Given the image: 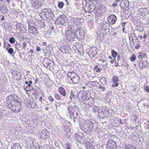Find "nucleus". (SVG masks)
Here are the masks:
<instances>
[{"label":"nucleus","mask_w":149,"mask_h":149,"mask_svg":"<svg viewBox=\"0 0 149 149\" xmlns=\"http://www.w3.org/2000/svg\"><path fill=\"white\" fill-rule=\"evenodd\" d=\"M112 56L113 58H116V56L118 54L117 52L115 51L114 50H111V51Z\"/></svg>","instance_id":"nucleus-35"},{"label":"nucleus","mask_w":149,"mask_h":149,"mask_svg":"<svg viewBox=\"0 0 149 149\" xmlns=\"http://www.w3.org/2000/svg\"><path fill=\"white\" fill-rule=\"evenodd\" d=\"M75 33L76 38L79 40L83 39L85 37V32L81 29L77 30Z\"/></svg>","instance_id":"nucleus-5"},{"label":"nucleus","mask_w":149,"mask_h":149,"mask_svg":"<svg viewBox=\"0 0 149 149\" xmlns=\"http://www.w3.org/2000/svg\"><path fill=\"white\" fill-rule=\"evenodd\" d=\"M94 69L97 72H100L101 71V70L100 69V68H98L97 65H95V66H94Z\"/></svg>","instance_id":"nucleus-46"},{"label":"nucleus","mask_w":149,"mask_h":149,"mask_svg":"<svg viewBox=\"0 0 149 149\" xmlns=\"http://www.w3.org/2000/svg\"><path fill=\"white\" fill-rule=\"evenodd\" d=\"M117 19L115 15L111 14L108 17L107 21L110 24H113L115 23Z\"/></svg>","instance_id":"nucleus-14"},{"label":"nucleus","mask_w":149,"mask_h":149,"mask_svg":"<svg viewBox=\"0 0 149 149\" xmlns=\"http://www.w3.org/2000/svg\"><path fill=\"white\" fill-rule=\"evenodd\" d=\"M143 60H140L139 61L138 64L139 65V68L140 69H143L145 68H147L149 67V66H148L147 65L148 64V62H147L146 61H145L146 63L147 64L146 65L144 63V61H142Z\"/></svg>","instance_id":"nucleus-17"},{"label":"nucleus","mask_w":149,"mask_h":149,"mask_svg":"<svg viewBox=\"0 0 149 149\" xmlns=\"http://www.w3.org/2000/svg\"><path fill=\"white\" fill-rule=\"evenodd\" d=\"M136 59V57L135 55L133 54L132 56L130 57V60L132 62L134 61Z\"/></svg>","instance_id":"nucleus-44"},{"label":"nucleus","mask_w":149,"mask_h":149,"mask_svg":"<svg viewBox=\"0 0 149 149\" xmlns=\"http://www.w3.org/2000/svg\"><path fill=\"white\" fill-rule=\"evenodd\" d=\"M68 22V19L65 15L61 16L55 20V23L56 25L61 24L65 26Z\"/></svg>","instance_id":"nucleus-4"},{"label":"nucleus","mask_w":149,"mask_h":149,"mask_svg":"<svg viewBox=\"0 0 149 149\" xmlns=\"http://www.w3.org/2000/svg\"><path fill=\"white\" fill-rule=\"evenodd\" d=\"M78 97L80 101L84 104H86L88 98L86 93L84 92L83 93L80 92L78 94Z\"/></svg>","instance_id":"nucleus-6"},{"label":"nucleus","mask_w":149,"mask_h":149,"mask_svg":"<svg viewBox=\"0 0 149 149\" xmlns=\"http://www.w3.org/2000/svg\"><path fill=\"white\" fill-rule=\"evenodd\" d=\"M142 13H142L141 15L143 16H145L149 13V11L148 10V8H142Z\"/></svg>","instance_id":"nucleus-31"},{"label":"nucleus","mask_w":149,"mask_h":149,"mask_svg":"<svg viewBox=\"0 0 149 149\" xmlns=\"http://www.w3.org/2000/svg\"><path fill=\"white\" fill-rule=\"evenodd\" d=\"M49 132L46 130H43L40 134L41 137L43 139H46L49 137Z\"/></svg>","instance_id":"nucleus-16"},{"label":"nucleus","mask_w":149,"mask_h":149,"mask_svg":"<svg viewBox=\"0 0 149 149\" xmlns=\"http://www.w3.org/2000/svg\"><path fill=\"white\" fill-rule=\"evenodd\" d=\"M99 88L100 89H101V91H104L106 90V88L103 87L100 85L99 86Z\"/></svg>","instance_id":"nucleus-54"},{"label":"nucleus","mask_w":149,"mask_h":149,"mask_svg":"<svg viewBox=\"0 0 149 149\" xmlns=\"http://www.w3.org/2000/svg\"><path fill=\"white\" fill-rule=\"evenodd\" d=\"M40 26L41 27L45 28L46 26V25H45L44 22H41L40 24Z\"/></svg>","instance_id":"nucleus-53"},{"label":"nucleus","mask_w":149,"mask_h":149,"mask_svg":"<svg viewBox=\"0 0 149 149\" xmlns=\"http://www.w3.org/2000/svg\"><path fill=\"white\" fill-rule=\"evenodd\" d=\"M9 41L11 44H14L15 43V40L13 37H11L9 38Z\"/></svg>","instance_id":"nucleus-42"},{"label":"nucleus","mask_w":149,"mask_h":149,"mask_svg":"<svg viewBox=\"0 0 149 149\" xmlns=\"http://www.w3.org/2000/svg\"><path fill=\"white\" fill-rule=\"evenodd\" d=\"M48 99L49 100H50V101L51 102H53L54 100V99L50 95L49 96V97H48Z\"/></svg>","instance_id":"nucleus-56"},{"label":"nucleus","mask_w":149,"mask_h":149,"mask_svg":"<svg viewBox=\"0 0 149 149\" xmlns=\"http://www.w3.org/2000/svg\"><path fill=\"white\" fill-rule=\"evenodd\" d=\"M97 125L90 120H88L84 124L83 130L88 134L91 132L92 130H95L97 127Z\"/></svg>","instance_id":"nucleus-3"},{"label":"nucleus","mask_w":149,"mask_h":149,"mask_svg":"<svg viewBox=\"0 0 149 149\" xmlns=\"http://www.w3.org/2000/svg\"><path fill=\"white\" fill-rule=\"evenodd\" d=\"M6 50L10 54H15V52H14L13 49L12 48L6 47Z\"/></svg>","instance_id":"nucleus-29"},{"label":"nucleus","mask_w":149,"mask_h":149,"mask_svg":"<svg viewBox=\"0 0 149 149\" xmlns=\"http://www.w3.org/2000/svg\"><path fill=\"white\" fill-rule=\"evenodd\" d=\"M75 73H73V72H69L67 74V75L68 77H69L70 78V79H71V78H72L73 77L74 75V74H75Z\"/></svg>","instance_id":"nucleus-40"},{"label":"nucleus","mask_w":149,"mask_h":149,"mask_svg":"<svg viewBox=\"0 0 149 149\" xmlns=\"http://www.w3.org/2000/svg\"><path fill=\"white\" fill-rule=\"evenodd\" d=\"M58 92L63 96L65 97L66 95L65 90L64 88L62 87H59L58 89Z\"/></svg>","instance_id":"nucleus-23"},{"label":"nucleus","mask_w":149,"mask_h":149,"mask_svg":"<svg viewBox=\"0 0 149 149\" xmlns=\"http://www.w3.org/2000/svg\"><path fill=\"white\" fill-rule=\"evenodd\" d=\"M99 111L98 107L97 106L95 107L92 110V111L94 113H99Z\"/></svg>","instance_id":"nucleus-41"},{"label":"nucleus","mask_w":149,"mask_h":149,"mask_svg":"<svg viewBox=\"0 0 149 149\" xmlns=\"http://www.w3.org/2000/svg\"><path fill=\"white\" fill-rule=\"evenodd\" d=\"M66 149H71L69 144H66Z\"/></svg>","instance_id":"nucleus-60"},{"label":"nucleus","mask_w":149,"mask_h":149,"mask_svg":"<svg viewBox=\"0 0 149 149\" xmlns=\"http://www.w3.org/2000/svg\"><path fill=\"white\" fill-rule=\"evenodd\" d=\"M120 59V54L118 55L117 58V61L118 62H119Z\"/></svg>","instance_id":"nucleus-63"},{"label":"nucleus","mask_w":149,"mask_h":149,"mask_svg":"<svg viewBox=\"0 0 149 149\" xmlns=\"http://www.w3.org/2000/svg\"><path fill=\"white\" fill-rule=\"evenodd\" d=\"M11 149H22V147L19 143H15L11 148Z\"/></svg>","instance_id":"nucleus-30"},{"label":"nucleus","mask_w":149,"mask_h":149,"mask_svg":"<svg viewBox=\"0 0 149 149\" xmlns=\"http://www.w3.org/2000/svg\"><path fill=\"white\" fill-rule=\"evenodd\" d=\"M15 47L16 49L19 51L20 50L22 45L20 44H15Z\"/></svg>","instance_id":"nucleus-39"},{"label":"nucleus","mask_w":149,"mask_h":149,"mask_svg":"<svg viewBox=\"0 0 149 149\" xmlns=\"http://www.w3.org/2000/svg\"><path fill=\"white\" fill-rule=\"evenodd\" d=\"M32 6L36 8H38L40 6L41 2L38 0H33Z\"/></svg>","instance_id":"nucleus-21"},{"label":"nucleus","mask_w":149,"mask_h":149,"mask_svg":"<svg viewBox=\"0 0 149 149\" xmlns=\"http://www.w3.org/2000/svg\"><path fill=\"white\" fill-rule=\"evenodd\" d=\"M96 8L95 7V4L90 3H86V5L84 7V10L86 12L89 13H91Z\"/></svg>","instance_id":"nucleus-7"},{"label":"nucleus","mask_w":149,"mask_h":149,"mask_svg":"<svg viewBox=\"0 0 149 149\" xmlns=\"http://www.w3.org/2000/svg\"><path fill=\"white\" fill-rule=\"evenodd\" d=\"M130 2L128 0H123V1H121L120 3V6L122 9H124L127 7H128L129 6Z\"/></svg>","instance_id":"nucleus-15"},{"label":"nucleus","mask_w":149,"mask_h":149,"mask_svg":"<svg viewBox=\"0 0 149 149\" xmlns=\"http://www.w3.org/2000/svg\"><path fill=\"white\" fill-rule=\"evenodd\" d=\"M41 90L39 88H37L35 89L34 91L35 93H38L41 91Z\"/></svg>","instance_id":"nucleus-52"},{"label":"nucleus","mask_w":149,"mask_h":149,"mask_svg":"<svg viewBox=\"0 0 149 149\" xmlns=\"http://www.w3.org/2000/svg\"><path fill=\"white\" fill-rule=\"evenodd\" d=\"M70 94L69 98L72 100H73V99H76L78 98V96L77 95V94H76L74 91H71Z\"/></svg>","instance_id":"nucleus-24"},{"label":"nucleus","mask_w":149,"mask_h":149,"mask_svg":"<svg viewBox=\"0 0 149 149\" xmlns=\"http://www.w3.org/2000/svg\"><path fill=\"white\" fill-rule=\"evenodd\" d=\"M137 44H138V46H135V48L136 49H138L141 46L140 45V44L139 42H138V43H137Z\"/></svg>","instance_id":"nucleus-64"},{"label":"nucleus","mask_w":149,"mask_h":149,"mask_svg":"<svg viewBox=\"0 0 149 149\" xmlns=\"http://www.w3.org/2000/svg\"><path fill=\"white\" fill-rule=\"evenodd\" d=\"M73 20L74 24H75V25H77L80 24V19L78 18H73Z\"/></svg>","instance_id":"nucleus-32"},{"label":"nucleus","mask_w":149,"mask_h":149,"mask_svg":"<svg viewBox=\"0 0 149 149\" xmlns=\"http://www.w3.org/2000/svg\"><path fill=\"white\" fill-rule=\"evenodd\" d=\"M32 83L31 81L30 80L29 81H26L25 83L27 85L26 87V89L27 91H29L32 89V87L31 84Z\"/></svg>","instance_id":"nucleus-22"},{"label":"nucleus","mask_w":149,"mask_h":149,"mask_svg":"<svg viewBox=\"0 0 149 149\" xmlns=\"http://www.w3.org/2000/svg\"><path fill=\"white\" fill-rule=\"evenodd\" d=\"M117 5V3L116 2H114L112 4V6L113 7H116Z\"/></svg>","instance_id":"nucleus-62"},{"label":"nucleus","mask_w":149,"mask_h":149,"mask_svg":"<svg viewBox=\"0 0 149 149\" xmlns=\"http://www.w3.org/2000/svg\"><path fill=\"white\" fill-rule=\"evenodd\" d=\"M68 109H70L71 110H73L74 112L77 111L78 109V108L76 106L72 105H70L68 106Z\"/></svg>","instance_id":"nucleus-27"},{"label":"nucleus","mask_w":149,"mask_h":149,"mask_svg":"<svg viewBox=\"0 0 149 149\" xmlns=\"http://www.w3.org/2000/svg\"><path fill=\"white\" fill-rule=\"evenodd\" d=\"M123 63L121 64L122 66L126 67L128 65L127 64V62L125 61V60H123Z\"/></svg>","instance_id":"nucleus-51"},{"label":"nucleus","mask_w":149,"mask_h":149,"mask_svg":"<svg viewBox=\"0 0 149 149\" xmlns=\"http://www.w3.org/2000/svg\"><path fill=\"white\" fill-rule=\"evenodd\" d=\"M146 54L144 53L139 52L138 53V58L139 59V60H141L140 59H142L146 57Z\"/></svg>","instance_id":"nucleus-25"},{"label":"nucleus","mask_w":149,"mask_h":149,"mask_svg":"<svg viewBox=\"0 0 149 149\" xmlns=\"http://www.w3.org/2000/svg\"><path fill=\"white\" fill-rule=\"evenodd\" d=\"M124 13L125 15V17L126 19H128L130 16L131 12L130 11V9L129 7H127L124 9H123Z\"/></svg>","instance_id":"nucleus-20"},{"label":"nucleus","mask_w":149,"mask_h":149,"mask_svg":"<svg viewBox=\"0 0 149 149\" xmlns=\"http://www.w3.org/2000/svg\"><path fill=\"white\" fill-rule=\"evenodd\" d=\"M42 64H43L44 66L47 68L48 67H52L54 65V62L49 59L48 57L44 59L43 62Z\"/></svg>","instance_id":"nucleus-10"},{"label":"nucleus","mask_w":149,"mask_h":149,"mask_svg":"<svg viewBox=\"0 0 149 149\" xmlns=\"http://www.w3.org/2000/svg\"><path fill=\"white\" fill-rule=\"evenodd\" d=\"M97 48L95 47H93L91 49H90L88 52L89 55H91L93 56V57H95V55L97 54Z\"/></svg>","instance_id":"nucleus-19"},{"label":"nucleus","mask_w":149,"mask_h":149,"mask_svg":"<svg viewBox=\"0 0 149 149\" xmlns=\"http://www.w3.org/2000/svg\"><path fill=\"white\" fill-rule=\"evenodd\" d=\"M41 18L44 17L47 19L48 22L50 23V20L52 19L54 15L52 10L50 8H45L43 9L40 14Z\"/></svg>","instance_id":"nucleus-2"},{"label":"nucleus","mask_w":149,"mask_h":149,"mask_svg":"<svg viewBox=\"0 0 149 149\" xmlns=\"http://www.w3.org/2000/svg\"><path fill=\"white\" fill-rule=\"evenodd\" d=\"M38 33H39L38 32V30L36 29V28L35 27L34 30V35H36L37 34H38Z\"/></svg>","instance_id":"nucleus-57"},{"label":"nucleus","mask_w":149,"mask_h":149,"mask_svg":"<svg viewBox=\"0 0 149 149\" xmlns=\"http://www.w3.org/2000/svg\"><path fill=\"white\" fill-rule=\"evenodd\" d=\"M100 81L103 85H105L107 83L106 78L104 77H102L100 79Z\"/></svg>","instance_id":"nucleus-34"},{"label":"nucleus","mask_w":149,"mask_h":149,"mask_svg":"<svg viewBox=\"0 0 149 149\" xmlns=\"http://www.w3.org/2000/svg\"><path fill=\"white\" fill-rule=\"evenodd\" d=\"M116 146V142L112 139H109L107 141V149H113V148Z\"/></svg>","instance_id":"nucleus-11"},{"label":"nucleus","mask_w":149,"mask_h":149,"mask_svg":"<svg viewBox=\"0 0 149 149\" xmlns=\"http://www.w3.org/2000/svg\"><path fill=\"white\" fill-rule=\"evenodd\" d=\"M66 37L68 40L71 41H73L75 38V34L74 32H73L71 31L68 30L65 33Z\"/></svg>","instance_id":"nucleus-8"},{"label":"nucleus","mask_w":149,"mask_h":149,"mask_svg":"<svg viewBox=\"0 0 149 149\" xmlns=\"http://www.w3.org/2000/svg\"><path fill=\"white\" fill-rule=\"evenodd\" d=\"M84 136L82 133L78 132L74 135V138L80 143H83L84 140Z\"/></svg>","instance_id":"nucleus-9"},{"label":"nucleus","mask_w":149,"mask_h":149,"mask_svg":"<svg viewBox=\"0 0 149 149\" xmlns=\"http://www.w3.org/2000/svg\"><path fill=\"white\" fill-rule=\"evenodd\" d=\"M54 97L56 100H60L61 99V96L58 93H56L54 95Z\"/></svg>","instance_id":"nucleus-38"},{"label":"nucleus","mask_w":149,"mask_h":149,"mask_svg":"<svg viewBox=\"0 0 149 149\" xmlns=\"http://www.w3.org/2000/svg\"><path fill=\"white\" fill-rule=\"evenodd\" d=\"M90 3L95 4V7L98 5L99 1L98 0H91L90 1Z\"/></svg>","instance_id":"nucleus-37"},{"label":"nucleus","mask_w":149,"mask_h":149,"mask_svg":"<svg viewBox=\"0 0 149 149\" xmlns=\"http://www.w3.org/2000/svg\"><path fill=\"white\" fill-rule=\"evenodd\" d=\"M77 28V26L74 25V26H72L70 27L71 30L72 31H76Z\"/></svg>","instance_id":"nucleus-48"},{"label":"nucleus","mask_w":149,"mask_h":149,"mask_svg":"<svg viewBox=\"0 0 149 149\" xmlns=\"http://www.w3.org/2000/svg\"><path fill=\"white\" fill-rule=\"evenodd\" d=\"M64 5V3L62 2H60L58 3V6L60 8H63Z\"/></svg>","instance_id":"nucleus-45"},{"label":"nucleus","mask_w":149,"mask_h":149,"mask_svg":"<svg viewBox=\"0 0 149 149\" xmlns=\"http://www.w3.org/2000/svg\"><path fill=\"white\" fill-rule=\"evenodd\" d=\"M80 78L76 74H74V75L72 78H71V80L73 83L77 84L80 81Z\"/></svg>","instance_id":"nucleus-18"},{"label":"nucleus","mask_w":149,"mask_h":149,"mask_svg":"<svg viewBox=\"0 0 149 149\" xmlns=\"http://www.w3.org/2000/svg\"><path fill=\"white\" fill-rule=\"evenodd\" d=\"M23 49H25L26 47V43L25 42L22 43Z\"/></svg>","instance_id":"nucleus-59"},{"label":"nucleus","mask_w":149,"mask_h":149,"mask_svg":"<svg viewBox=\"0 0 149 149\" xmlns=\"http://www.w3.org/2000/svg\"><path fill=\"white\" fill-rule=\"evenodd\" d=\"M144 88L146 91L149 93V86L147 85H144Z\"/></svg>","instance_id":"nucleus-50"},{"label":"nucleus","mask_w":149,"mask_h":149,"mask_svg":"<svg viewBox=\"0 0 149 149\" xmlns=\"http://www.w3.org/2000/svg\"><path fill=\"white\" fill-rule=\"evenodd\" d=\"M43 50L45 56L47 57L50 56L52 54V46L50 45L47 46L45 49H44Z\"/></svg>","instance_id":"nucleus-12"},{"label":"nucleus","mask_w":149,"mask_h":149,"mask_svg":"<svg viewBox=\"0 0 149 149\" xmlns=\"http://www.w3.org/2000/svg\"><path fill=\"white\" fill-rule=\"evenodd\" d=\"M0 11L3 13H7L8 12V10L6 7L5 6H2L0 7Z\"/></svg>","instance_id":"nucleus-26"},{"label":"nucleus","mask_w":149,"mask_h":149,"mask_svg":"<svg viewBox=\"0 0 149 149\" xmlns=\"http://www.w3.org/2000/svg\"><path fill=\"white\" fill-rule=\"evenodd\" d=\"M124 149H136V148L134 146L130 144L128 146H125Z\"/></svg>","instance_id":"nucleus-36"},{"label":"nucleus","mask_w":149,"mask_h":149,"mask_svg":"<svg viewBox=\"0 0 149 149\" xmlns=\"http://www.w3.org/2000/svg\"><path fill=\"white\" fill-rule=\"evenodd\" d=\"M35 26L33 28H29V31L30 34L34 35V30Z\"/></svg>","instance_id":"nucleus-43"},{"label":"nucleus","mask_w":149,"mask_h":149,"mask_svg":"<svg viewBox=\"0 0 149 149\" xmlns=\"http://www.w3.org/2000/svg\"><path fill=\"white\" fill-rule=\"evenodd\" d=\"M112 81L113 83L118 82L119 81V79L117 77H114L112 79Z\"/></svg>","instance_id":"nucleus-47"},{"label":"nucleus","mask_w":149,"mask_h":149,"mask_svg":"<svg viewBox=\"0 0 149 149\" xmlns=\"http://www.w3.org/2000/svg\"><path fill=\"white\" fill-rule=\"evenodd\" d=\"M67 111H68V113L70 114H72L74 113V112L72 110H71L70 109H68H68H67Z\"/></svg>","instance_id":"nucleus-55"},{"label":"nucleus","mask_w":149,"mask_h":149,"mask_svg":"<svg viewBox=\"0 0 149 149\" xmlns=\"http://www.w3.org/2000/svg\"><path fill=\"white\" fill-rule=\"evenodd\" d=\"M16 26L18 28H22L24 27V26L22 24L20 23H17L16 24Z\"/></svg>","instance_id":"nucleus-49"},{"label":"nucleus","mask_w":149,"mask_h":149,"mask_svg":"<svg viewBox=\"0 0 149 149\" xmlns=\"http://www.w3.org/2000/svg\"><path fill=\"white\" fill-rule=\"evenodd\" d=\"M74 122H77L78 120V117H76L75 116L73 118V119H72Z\"/></svg>","instance_id":"nucleus-58"},{"label":"nucleus","mask_w":149,"mask_h":149,"mask_svg":"<svg viewBox=\"0 0 149 149\" xmlns=\"http://www.w3.org/2000/svg\"><path fill=\"white\" fill-rule=\"evenodd\" d=\"M28 25L29 26V28H33L35 26V25L34 24V21L31 20H29L27 22Z\"/></svg>","instance_id":"nucleus-28"},{"label":"nucleus","mask_w":149,"mask_h":149,"mask_svg":"<svg viewBox=\"0 0 149 149\" xmlns=\"http://www.w3.org/2000/svg\"><path fill=\"white\" fill-rule=\"evenodd\" d=\"M59 50L61 52L67 54H69L71 52V49L69 46H62L60 47Z\"/></svg>","instance_id":"nucleus-13"},{"label":"nucleus","mask_w":149,"mask_h":149,"mask_svg":"<svg viewBox=\"0 0 149 149\" xmlns=\"http://www.w3.org/2000/svg\"><path fill=\"white\" fill-rule=\"evenodd\" d=\"M17 97L15 95H10L7 98L6 100L8 107L12 112L15 113L19 112L22 109L21 101H19Z\"/></svg>","instance_id":"nucleus-1"},{"label":"nucleus","mask_w":149,"mask_h":149,"mask_svg":"<svg viewBox=\"0 0 149 149\" xmlns=\"http://www.w3.org/2000/svg\"><path fill=\"white\" fill-rule=\"evenodd\" d=\"M70 115V118L72 120L73 119V118L75 116L74 115V113L72 114H69Z\"/></svg>","instance_id":"nucleus-61"},{"label":"nucleus","mask_w":149,"mask_h":149,"mask_svg":"<svg viewBox=\"0 0 149 149\" xmlns=\"http://www.w3.org/2000/svg\"><path fill=\"white\" fill-rule=\"evenodd\" d=\"M93 103H94V100L93 98L92 97L88 98L87 100V102L86 104H93Z\"/></svg>","instance_id":"nucleus-33"}]
</instances>
